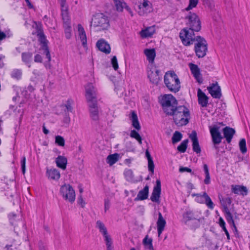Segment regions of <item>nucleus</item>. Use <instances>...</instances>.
<instances>
[{"label": "nucleus", "mask_w": 250, "mask_h": 250, "mask_svg": "<svg viewBox=\"0 0 250 250\" xmlns=\"http://www.w3.org/2000/svg\"><path fill=\"white\" fill-rule=\"evenodd\" d=\"M169 116H172L173 121L177 126L186 125L190 119L189 110L185 106L180 105Z\"/></svg>", "instance_id": "obj_1"}, {"label": "nucleus", "mask_w": 250, "mask_h": 250, "mask_svg": "<svg viewBox=\"0 0 250 250\" xmlns=\"http://www.w3.org/2000/svg\"><path fill=\"white\" fill-rule=\"evenodd\" d=\"M36 31L33 32V34L36 35L38 38L40 43L42 44L41 49L43 50V54L45 55L47 61L44 62V65L46 69L51 68L50 61L51 55L47 46L48 41L43 33L42 27L39 25H36L35 27Z\"/></svg>", "instance_id": "obj_2"}, {"label": "nucleus", "mask_w": 250, "mask_h": 250, "mask_svg": "<svg viewBox=\"0 0 250 250\" xmlns=\"http://www.w3.org/2000/svg\"><path fill=\"white\" fill-rule=\"evenodd\" d=\"M164 112L169 116L178 106L176 98L171 94H165L159 99Z\"/></svg>", "instance_id": "obj_3"}, {"label": "nucleus", "mask_w": 250, "mask_h": 250, "mask_svg": "<svg viewBox=\"0 0 250 250\" xmlns=\"http://www.w3.org/2000/svg\"><path fill=\"white\" fill-rule=\"evenodd\" d=\"M164 83L166 87L171 92H177L180 88V80L173 71H168L164 76Z\"/></svg>", "instance_id": "obj_4"}, {"label": "nucleus", "mask_w": 250, "mask_h": 250, "mask_svg": "<svg viewBox=\"0 0 250 250\" xmlns=\"http://www.w3.org/2000/svg\"><path fill=\"white\" fill-rule=\"evenodd\" d=\"M91 26L97 28V31L107 29L109 26V20L107 16L103 13H97L93 17Z\"/></svg>", "instance_id": "obj_5"}, {"label": "nucleus", "mask_w": 250, "mask_h": 250, "mask_svg": "<svg viewBox=\"0 0 250 250\" xmlns=\"http://www.w3.org/2000/svg\"><path fill=\"white\" fill-rule=\"evenodd\" d=\"M185 21L188 28L195 32H199L201 29V23L198 15L192 12H189L185 17Z\"/></svg>", "instance_id": "obj_6"}, {"label": "nucleus", "mask_w": 250, "mask_h": 250, "mask_svg": "<svg viewBox=\"0 0 250 250\" xmlns=\"http://www.w3.org/2000/svg\"><path fill=\"white\" fill-rule=\"evenodd\" d=\"M194 32L188 28H184L180 31V38L184 45L189 46L197 41V36H195Z\"/></svg>", "instance_id": "obj_7"}, {"label": "nucleus", "mask_w": 250, "mask_h": 250, "mask_svg": "<svg viewBox=\"0 0 250 250\" xmlns=\"http://www.w3.org/2000/svg\"><path fill=\"white\" fill-rule=\"evenodd\" d=\"M194 51L199 58H203L208 51V43L203 37L197 36V41L194 42Z\"/></svg>", "instance_id": "obj_8"}, {"label": "nucleus", "mask_w": 250, "mask_h": 250, "mask_svg": "<svg viewBox=\"0 0 250 250\" xmlns=\"http://www.w3.org/2000/svg\"><path fill=\"white\" fill-rule=\"evenodd\" d=\"M60 193L62 198L66 201L73 203L75 200V192L70 185H64L61 186Z\"/></svg>", "instance_id": "obj_9"}, {"label": "nucleus", "mask_w": 250, "mask_h": 250, "mask_svg": "<svg viewBox=\"0 0 250 250\" xmlns=\"http://www.w3.org/2000/svg\"><path fill=\"white\" fill-rule=\"evenodd\" d=\"M200 211L186 209L183 213L182 222L186 225H188L190 221H195L199 223L200 221Z\"/></svg>", "instance_id": "obj_10"}, {"label": "nucleus", "mask_w": 250, "mask_h": 250, "mask_svg": "<svg viewBox=\"0 0 250 250\" xmlns=\"http://www.w3.org/2000/svg\"><path fill=\"white\" fill-rule=\"evenodd\" d=\"M209 132L211 135L214 148L218 152V145L221 142L223 137L219 131L220 127L217 125L209 126Z\"/></svg>", "instance_id": "obj_11"}, {"label": "nucleus", "mask_w": 250, "mask_h": 250, "mask_svg": "<svg viewBox=\"0 0 250 250\" xmlns=\"http://www.w3.org/2000/svg\"><path fill=\"white\" fill-rule=\"evenodd\" d=\"M85 97L88 103L97 102V90L92 83H88L85 87Z\"/></svg>", "instance_id": "obj_12"}, {"label": "nucleus", "mask_w": 250, "mask_h": 250, "mask_svg": "<svg viewBox=\"0 0 250 250\" xmlns=\"http://www.w3.org/2000/svg\"><path fill=\"white\" fill-rule=\"evenodd\" d=\"M160 71L155 67L151 65L148 68L147 77L150 82L155 85H157L161 80L160 75Z\"/></svg>", "instance_id": "obj_13"}, {"label": "nucleus", "mask_w": 250, "mask_h": 250, "mask_svg": "<svg viewBox=\"0 0 250 250\" xmlns=\"http://www.w3.org/2000/svg\"><path fill=\"white\" fill-rule=\"evenodd\" d=\"M193 196H196L195 200L198 203H205L208 208L210 209L213 208L214 204L206 192H204L203 194H194Z\"/></svg>", "instance_id": "obj_14"}, {"label": "nucleus", "mask_w": 250, "mask_h": 250, "mask_svg": "<svg viewBox=\"0 0 250 250\" xmlns=\"http://www.w3.org/2000/svg\"><path fill=\"white\" fill-rule=\"evenodd\" d=\"M90 117L93 121H98L99 120L100 108L98 106L97 102L88 103Z\"/></svg>", "instance_id": "obj_15"}, {"label": "nucleus", "mask_w": 250, "mask_h": 250, "mask_svg": "<svg viewBox=\"0 0 250 250\" xmlns=\"http://www.w3.org/2000/svg\"><path fill=\"white\" fill-rule=\"evenodd\" d=\"M96 228L102 234L105 243L112 242V239L107 232V230L104 224L100 220H98L96 223Z\"/></svg>", "instance_id": "obj_16"}, {"label": "nucleus", "mask_w": 250, "mask_h": 250, "mask_svg": "<svg viewBox=\"0 0 250 250\" xmlns=\"http://www.w3.org/2000/svg\"><path fill=\"white\" fill-rule=\"evenodd\" d=\"M140 4L138 5V13L143 16L152 10L151 3L148 0H139Z\"/></svg>", "instance_id": "obj_17"}, {"label": "nucleus", "mask_w": 250, "mask_h": 250, "mask_svg": "<svg viewBox=\"0 0 250 250\" xmlns=\"http://www.w3.org/2000/svg\"><path fill=\"white\" fill-rule=\"evenodd\" d=\"M161 191V182L159 180H157L156 185L154 187L151 196V200L158 204L160 203V197Z\"/></svg>", "instance_id": "obj_18"}, {"label": "nucleus", "mask_w": 250, "mask_h": 250, "mask_svg": "<svg viewBox=\"0 0 250 250\" xmlns=\"http://www.w3.org/2000/svg\"><path fill=\"white\" fill-rule=\"evenodd\" d=\"M188 66L190 68L191 74L193 75L197 82L199 83H203V79L200 73V68L196 64L192 63H189L188 64Z\"/></svg>", "instance_id": "obj_19"}, {"label": "nucleus", "mask_w": 250, "mask_h": 250, "mask_svg": "<svg viewBox=\"0 0 250 250\" xmlns=\"http://www.w3.org/2000/svg\"><path fill=\"white\" fill-rule=\"evenodd\" d=\"M231 191L235 194L245 196L248 194V190L246 187L243 185H232Z\"/></svg>", "instance_id": "obj_20"}, {"label": "nucleus", "mask_w": 250, "mask_h": 250, "mask_svg": "<svg viewBox=\"0 0 250 250\" xmlns=\"http://www.w3.org/2000/svg\"><path fill=\"white\" fill-rule=\"evenodd\" d=\"M189 138L192 142V149L194 152L197 154L200 153L201 150L197 137L195 131H192L189 135Z\"/></svg>", "instance_id": "obj_21"}, {"label": "nucleus", "mask_w": 250, "mask_h": 250, "mask_svg": "<svg viewBox=\"0 0 250 250\" xmlns=\"http://www.w3.org/2000/svg\"><path fill=\"white\" fill-rule=\"evenodd\" d=\"M208 90L213 98L216 99H220L221 98V88L217 83H213L211 86L208 87Z\"/></svg>", "instance_id": "obj_22"}, {"label": "nucleus", "mask_w": 250, "mask_h": 250, "mask_svg": "<svg viewBox=\"0 0 250 250\" xmlns=\"http://www.w3.org/2000/svg\"><path fill=\"white\" fill-rule=\"evenodd\" d=\"M197 97L199 104L202 107H207L208 104V98L200 88L198 89Z\"/></svg>", "instance_id": "obj_23"}, {"label": "nucleus", "mask_w": 250, "mask_h": 250, "mask_svg": "<svg viewBox=\"0 0 250 250\" xmlns=\"http://www.w3.org/2000/svg\"><path fill=\"white\" fill-rule=\"evenodd\" d=\"M166 225V221L163 218L162 213L160 212L158 213V219L157 221V227L158 236L159 237L164 230Z\"/></svg>", "instance_id": "obj_24"}, {"label": "nucleus", "mask_w": 250, "mask_h": 250, "mask_svg": "<svg viewBox=\"0 0 250 250\" xmlns=\"http://www.w3.org/2000/svg\"><path fill=\"white\" fill-rule=\"evenodd\" d=\"M96 46L101 51L105 54H109L110 52L109 44L103 39L99 40L96 43Z\"/></svg>", "instance_id": "obj_25"}, {"label": "nucleus", "mask_w": 250, "mask_h": 250, "mask_svg": "<svg viewBox=\"0 0 250 250\" xmlns=\"http://www.w3.org/2000/svg\"><path fill=\"white\" fill-rule=\"evenodd\" d=\"M223 132L224 136L226 138L227 143H230L233 136L235 133L234 129L228 126H226L223 129Z\"/></svg>", "instance_id": "obj_26"}, {"label": "nucleus", "mask_w": 250, "mask_h": 250, "mask_svg": "<svg viewBox=\"0 0 250 250\" xmlns=\"http://www.w3.org/2000/svg\"><path fill=\"white\" fill-rule=\"evenodd\" d=\"M149 193V187L146 185L143 189L139 191L137 197L135 198L134 200L142 201L148 198Z\"/></svg>", "instance_id": "obj_27"}, {"label": "nucleus", "mask_w": 250, "mask_h": 250, "mask_svg": "<svg viewBox=\"0 0 250 250\" xmlns=\"http://www.w3.org/2000/svg\"><path fill=\"white\" fill-rule=\"evenodd\" d=\"M78 30L79 38L82 42V45L85 47L87 44L86 36L84 28L81 24L78 25Z\"/></svg>", "instance_id": "obj_28"}, {"label": "nucleus", "mask_w": 250, "mask_h": 250, "mask_svg": "<svg viewBox=\"0 0 250 250\" xmlns=\"http://www.w3.org/2000/svg\"><path fill=\"white\" fill-rule=\"evenodd\" d=\"M155 32L154 26L148 27L140 32V35L142 38L151 37Z\"/></svg>", "instance_id": "obj_29"}, {"label": "nucleus", "mask_w": 250, "mask_h": 250, "mask_svg": "<svg viewBox=\"0 0 250 250\" xmlns=\"http://www.w3.org/2000/svg\"><path fill=\"white\" fill-rule=\"evenodd\" d=\"M57 166L63 170H65L66 168L67 163V159L62 156H59L55 160Z\"/></svg>", "instance_id": "obj_30"}, {"label": "nucleus", "mask_w": 250, "mask_h": 250, "mask_svg": "<svg viewBox=\"0 0 250 250\" xmlns=\"http://www.w3.org/2000/svg\"><path fill=\"white\" fill-rule=\"evenodd\" d=\"M46 174L48 178L50 179L58 180L60 178V172L56 169H47Z\"/></svg>", "instance_id": "obj_31"}, {"label": "nucleus", "mask_w": 250, "mask_h": 250, "mask_svg": "<svg viewBox=\"0 0 250 250\" xmlns=\"http://www.w3.org/2000/svg\"><path fill=\"white\" fill-rule=\"evenodd\" d=\"M130 119L132 121V126L137 130H140L141 126L138 121L137 115L134 111L131 112Z\"/></svg>", "instance_id": "obj_32"}, {"label": "nucleus", "mask_w": 250, "mask_h": 250, "mask_svg": "<svg viewBox=\"0 0 250 250\" xmlns=\"http://www.w3.org/2000/svg\"><path fill=\"white\" fill-rule=\"evenodd\" d=\"M144 53L146 56L147 60L149 63H152L154 62L156 56L155 50L154 49H146Z\"/></svg>", "instance_id": "obj_33"}, {"label": "nucleus", "mask_w": 250, "mask_h": 250, "mask_svg": "<svg viewBox=\"0 0 250 250\" xmlns=\"http://www.w3.org/2000/svg\"><path fill=\"white\" fill-rule=\"evenodd\" d=\"M32 58V53L30 52H23L21 54V59L23 62L28 65V67H31L30 62Z\"/></svg>", "instance_id": "obj_34"}, {"label": "nucleus", "mask_w": 250, "mask_h": 250, "mask_svg": "<svg viewBox=\"0 0 250 250\" xmlns=\"http://www.w3.org/2000/svg\"><path fill=\"white\" fill-rule=\"evenodd\" d=\"M221 205L223 207L224 211L229 210V207L231 203V200L229 197L220 198Z\"/></svg>", "instance_id": "obj_35"}, {"label": "nucleus", "mask_w": 250, "mask_h": 250, "mask_svg": "<svg viewBox=\"0 0 250 250\" xmlns=\"http://www.w3.org/2000/svg\"><path fill=\"white\" fill-rule=\"evenodd\" d=\"M224 212L225 214L226 219L228 223L230 225L232 226L233 227H234V228L235 229H236V228L235 225L234 220L233 219L232 215L231 213H230V212L229 211V210H228L227 211V210L224 211Z\"/></svg>", "instance_id": "obj_36"}, {"label": "nucleus", "mask_w": 250, "mask_h": 250, "mask_svg": "<svg viewBox=\"0 0 250 250\" xmlns=\"http://www.w3.org/2000/svg\"><path fill=\"white\" fill-rule=\"evenodd\" d=\"M203 169L205 174V179L204 180V183L206 185H208L210 183V178L209 173V169L208 166L207 164H205L203 165Z\"/></svg>", "instance_id": "obj_37"}, {"label": "nucleus", "mask_w": 250, "mask_h": 250, "mask_svg": "<svg viewBox=\"0 0 250 250\" xmlns=\"http://www.w3.org/2000/svg\"><path fill=\"white\" fill-rule=\"evenodd\" d=\"M143 244L146 248L149 250H153V247L152 245V239L148 238V236H146L143 240Z\"/></svg>", "instance_id": "obj_38"}, {"label": "nucleus", "mask_w": 250, "mask_h": 250, "mask_svg": "<svg viewBox=\"0 0 250 250\" xmlns=\"http://www.w3.org/2000/svg\"><path fill=\"white\" fill-rule=\"evenodd\" d=\"M119 155L117 153L109 155L107 158V163L110 166L115 164L118 160Z\"/></svg>", "instance_id": "obj_39"}, {"label": "nucleus", "mask_w": 250, "mask_h": 250, "mask_svg": "<svg viewBox=\"0 0 250 250\" xmlns=\"http://www.w3.org/2000/svg\"><path fill=\"white\" fill-rule=\"evenodd\" d=\"M64 33L65 37L70 39L71 37V27L69 23H64Z\"/></svg>", "instance_id": "obj_40"}, {"label": "nucleus", "mask_w": 250, "mask_h": 250, "mask_svg": "<svg viewBox=\"0 0 250 250\" xmlns=\"http://www.w3.org/2000/svg\"><path fill=\"white\" fill-rule=\"evenodd\" d=\"M116 9L118 11L122 12L123 10L124 6H125V3L123 0H113Z\"/></svg>", "instance_id": "obj_41"}, {"label": "nucleus", "mask_w": 250, "mask_h": 250, "mask_svg": "<svg viewBox=\"0 0 250 250\" xmlns=\"http://www.w3.org/2000/svg\"><path fill=\"white\" fill-rule=\"evenodd\" d=\"M188 139L184 140L181 144L177 147V150L181 153L186 152L188 146Z\"/></svg>", "instance_id": "obj_42"}, {"label": "nucleus", "mask_w": 250, "mask_h": 250, "mask_svg": "<svg viewBox=\"0 0 250 250\" xmlns=\"http://www.w3.org/2000/svg\"><path fill=\"white\" fill-rule=\"evenodd\" d=\"M182 138V134L179 131H175L172 137V142L173 144H175L179 142Z\"/></svg>", "instance_id": "obj_43"}, {"label": "nucleus", "mask_w": 250, "mask_h": 250, "mask_svg": "<svg viewBox=\"0 0 250 250\" xmlns=\"http://www.w3.org/2000/svg\"><path fill=\"white\" fill-rule=\"evenodd\" d=\"M130 136L131 138H134L137 140L140 145L142 144V138L140 134L136 130H131L130 133Z\"/></svg>", "instance_id": "obj_44"}, {"label": "nucleus", "mask_w": 250, "mask_h": 250, "mask_svg": "<svg viewBox=\"0 0 250 250\" xmlns=\"http://www.w3.org/2000/svg\"><path fill=\"white\" fill-rule=\"evenodd\" d=\"M22 75L21 71L20 69H14L11 73V77L15 79L19 80Z\"/></svg>", "instance_id": "obj_45"}, {"label": "nucleus", "mask_w": 250, "mask_h": 250, "mask_svg": "<svg viewBox=\"0 0 250 250\" xmlns=\"http://www.w3.org/2000/svg\"><path fill=\"white\" fill-rule=\"evenodd\" d=\"M239 145L241 152L243 154L245 153L247 151L246 140L245 139H241L239 142Z\"/></svg>", "instance_id": "obj_46"}, {"label": "nucleus", "mask_w": 250, "mask_h": 250, "mask_svg": "<svg viewBox=\"0 0 250 250\" xmlns=\"http://www.w3.org/2000/svg\"><path fill=\"white\" fill-rule=\"evenodd\" d=\"M199 0H189L188 6L185 8L186 11H189L192 8L196 7L198 3Z\"/></svg>", "instance_id": "obj_47"}, {"label": "nucleus", "mask_w": 250, "mask_h": 250, "mask_svg": "<svg viewBox=\"0 0 250 250\" xmlns=\"http://www.w3.org/2000/svg\"><path fill=\"white\" fill-rule=\"evenodd\" d=\"M55 143L61 146H63L65 144V140L64 138L60 135L55 137Z\"/></svg>", "instance_id": "obj_48"}, {"label": "nucleus", "mask_w": 250, "mask_h": 250, "mask_svg": "<svg viewBox=\"0 0 250 250\" xmlns=\"http://www.w3.org/2000/svg\"><path fill=\"white\" fill-rule=\"evenodd\" d=\"M111 63L115 70H117L119 68L117 59L115 56H113L111 60Z\"/></svg>", "instance_id": "obj_49"}, {"label": "nucleus", "mask_w": 250, "mask_h": 250, "mask_svg": "<svg viewBox=\"0 0 250 250\" xmlns=\"http://www.w3.org/2000/svg\"><path fill=\"white\" fill-rule=\"evenodd\" d=\"M124 174L127 180H131L133 178V172L130 169L125 170L124 172Z\"/></svg>", "instance_id": "obj_50"}, {"label": "nucleus", "mask_w": 250, "mask_h": 250, "mask_svg": "<svg viewBox=\"0 0 250 250\" xmlns=\"http://www.w3.org/2000/svg\"><path fill=\"white\" fill-rule=\"evenodd\" d=\"M62 16L64 23H69V18L68 11L62 12Z\"/></svg>", "instance_id": "obj_51"}, {"label": "nucleus", "mask_w": 250, "mask_h": 250, "mask_svg": "<svg viewBox=\"0 0 250 250\" xmlns=\"http://www.w3.org/2000/svg\"><path fill=\"white\" fill-rule=\"evenodd\" d=\"M148 168L152 174L154 172V165L152 159L148 160Z\"/></svg>", "instance_id": "obj_52"}, {"label": "nucleus", "mask_w": 250, "mask_h": 250, "mask_svg": "<svg viewBox=\"0 0 250 250\" xmlns=\"http://www.w3.org/2000/svg\"><path fill=\"white\" fill-rule=\"evenodd\" d=\"M62 12L68 11L67 6L66 5V0H60Z\"/></svg>", "instance_id": "obj_53"}, {"label": "nucleus", "mask_w": 250, "mask_h": 250, "mask_svg": "<svg viewBox=\"0 0 250 250\" xmlns=\"http://www.w3.org/2000/svg\"><path fill=\"white\" fill-rule=\"evenodd\" d=\"M25 163H26V158L25 157H23L21 160V167L22 173L24 174L25 172Z\"/></svg>", "instance_id": "obj_54"}, {"label": "nucleus", "mask_w": 250, "mask_h": 250, "mask_svg": "<svg viewBox=\"0 0 250 250\" xmlns=\"http://www.w3.org/2000/svg\"><path fill=\"white\" fill-rule=\"evenodd\" d=\"M110 206V201L108 199L104 200V212H106L109 209Z\"/></svg>", "instance_id": "obj_55"}, {"label": "nucleus", "mask_w": 250, "mask_h": 250, "mask_svg": "<svg viewBox=\"0 0 250 250\" xmlns=\"http://www.w3.org/2000/svg\"><path fill=\"white\" fill-rule=\"evenodd\" d=\"M219 224L220 226L222 228L223 230H225V229H227L225 226V222L222 217H220L219 219Z\"/></svg>", "instance_id": "obj_56"}, {"label": "nucleus", "mask_w": 250, "mask_h": 250, "mask_svg": "<svg viewBox=\"0 0 250 250\" xmlns=\"http://www.w3.org/2000/svg\"><path fill=\"white\" fill-rule=\"evenodd\" d=\"M65 106L68 112H71L72 110V107L71 106V103L70 100H68L66 104H65Z\"/></svg>", "instance_id": "obj_57"}, {"label": "nucleus", "mask_w": 250, "mask_h": 250, "mask_svg": "<svg viewBox=\"0 0 250 250\" xmlns=\"http://www.w3.org/2000/svg\"><path fill=\"white\" fill-rule=\"evenodd\" d=\"M34 62H42V56L39 54H37L34 56Z\"/></svg>", "instance_id": "obj_58"}, {"label": "nucleus", "mask_w": 250, "mask_h": 250, "mask_svg": "<svg viewBox=\"0 0 250 250\" xmlns=\"http://www.w3.org/2000/svg\"><path fill=\"white\" fill-rule=\"evenodd\" d=\"M78 204H80L82 208H83L84 207L85 203L83 199L82 195H80L79 196L78 199Z\"/></svg>", "instance_id": "obj_59"}, {"label": "nucleus", "mask_w": 250, "mask_h": 250, "mask_svg": "<svg viewBox=\"0 0 250 250\" xmlns=\"http://www.w3.org/2000/svg\"><path fill=\"white\" fill-rule=\"evenodd\" d=\"M106 250H113V241L105 243Z\"/></svg>", "instance_id": "obj_60"}, {"label": "nucleus", "mask_w": 250, "mask_h": 250, "mask_svg": "<svg viewBox=\"0 0 250 250\" xmlns=\"http://www.w3.org/2000/svg\"><path fill=\"white\" fill-rule=\"evenodd\" d=\"M179 171L180 172H191V169L190 168H189L187 167H181L179 168Z\"/></svg>", "instance_id": "obj_61"}, {"label": "nucleus", "mask_w": 250, "mask_h": 250, "mask_svg": "<svg viewBox=\"0 0 250 250\" xmlns=\"http://www.w3.org/2000/svg\"><path fill=\"white\" fill-rule=\"evenodd\" d=\"M146 157L147 159V161L149 160H151V159H152L151 155H150V154L149 153V152L148 151V149H146Z\"/></svg>", "instance_id": "obj_62"}, {"label": "nucleus", "mask_w": 250, "mask_h": 250, "mask_svg": "<svg viewBox=\"0 0 250 250\" xmlns=\"http://www.w3.org/2000/svg\"><path fill=\"white\" fill-rule=\"evenodd\" d=\"M70 122V118L69 117L66 116L64 118V122L67 124H68Z\"/></svg>", "instance_id": "obj_63"}, {"label": "nucleus", "mask_w": 250, "mask_h": 250, "mask_svg": "<svg viewBox=\"0 0 250 250\" xmlns=\"http://www.w3.org/2000/svg\"><path fill=\"white\" fill-rule=\"evenodd\" d=\"M26 1L27 6L29 8H33V5L31 4V3L30 2L29 0H25Z\"/></svg>", "instance_id": "obj_64"}]
</instances>
